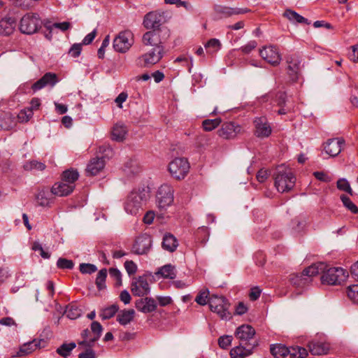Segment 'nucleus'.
<instances>
[{"mask_svg": "<svg viewBox=\"0 0 358 358\" xmlns=\"http://www.w3.org/2000/svg\"><path fill=\"white\" fill-rule=\"evenodd\" d=\"M326 265L324 262L313 264L306 268L301 273H292L289 275L291 284L296 287H305L312 281V277L320 274V271L325 269Z\"/></svg>", "mask_w": 358, "mask_h": 358, "instance_id": "nucleus-1", "label": "nucleus"}, {"mask_svg": "<svg viewBox=\"0 0 358 358\" xmlns=\"http://www.w3.org/2000/svg\"><path fill=\"white\" fill-rule=\"evenodd\" d=\"M149 195L144 189L132 191L124 202L125 211L131 215H136L143 210V206L148 200Z\"/></svg>", "mask_w": 358, "mask_h": 358, "instance_id": "nucleus-2", "label": "nucleus"}, {"mask_svg": "<svg viewBox=\"0 0 358 358\" xmlns=\"http://www.w3.org/2000/svg\"><path fill=\"white\" fill-rule=\"evenodd\" d=\"M326 265L325 269L320 271V273H322L321 276V281L322 284H327L330 285H335L341 284L344 282L348 277V273L346 270L341 267H331L327 268Z\"/></svg>", "mask_w": 358, "mask_h": 358, "instance_id": "nucleus-3", "label": "nucleus"}, {"mask_svg": "<svg viewBox=\"0 0 358 358\" xmlns=\"http://www.w3.org/2000/svg\"><path fill=\"white\" fill-rule=\"evenodd\" d=\"M208 305L211 311L217 314L222 320H230L231 314L229 311L230 303L224 296L213 295L208 299Z\"/></svg>", "mask_w": 358, "mask_h": 358, "instance_id": "nucleus-4", "label": "nucleus"}, {"mask_svg": "<svg viewBox=\"0 0 358 358\" xmlns=\"http://www.w3.org/2000/svg\"><path fill=\"white\" fill-rule=\"evenodd\" d=\"M189 163L186 158L176 157L168 166V170L172 178L177 180L184 179L189 173Z\"/></svg>", "mask_w": 358, "mask_h": 358, "instance_id": "nucleus-5", "label": "nucleus"}, {"mask_svg": "<svg viewBox=\"0 0 358 358\" xmlns=\"http://www.w3.org/2000/svg\"><path fill=\"white\" fill-rule=\"evenodd\" d=\"M274 185L279 192L283 193L291 190L294 185L296 178L289 170H278L275 178Z\"/></svg>", "mask_w": 358, "mask_h": 358, "instance_id": "nucleus-6", "label": "nucleus"}, {"mask_svg": "<svg viewBox=\"0 0 358 358\" xmlns=\"http://www.w3.org/2000/svg\"><path fill=\"white\" fill-rule=\"evenodd\" d=\"M41 27V20L37 13H28L20 20L19 29L25 34H33Z\"/></svg>", "mask_w": 358, "mask_h": 358, "instance_id": "nucleus-7", "label": "nucleus"}, {"mask_svg": "<svg viewBox=\"0 0 358 358\" xmlns=\"http://www.w3.org/2000/svg\"><path fill=\"white\" fill-rule=\"evenodd\" d=\"M170 17L166 11H151L144 16L143 24L146 29H161L160 27Z\"/></svg>", "mask_w": 358, "mask_h": 358, "instance_id": "nucleus-8", "label": "nucleus"}, {"mask_svg": "<svg viewBox=\"0 0 358 358\" xmlns=\"http://www.w3.org/2000/svg\"><path fill=\"white\" fill-rule=\"evenodd\" d=\"M134 43V34L130 30L120 31L113 40V45L116 52H127Z\"/></svg>", "mask_w": 358, "mask_h": 358, "instance_id": "nucleus-9", "label": "nucleus"}, {"mask_svg": "<svg viewBox=\"0 0 358 358\" xmlns=\"http://www.w3.org/2000/svg\"><path fill=\"white\" fill-rule=\"evenodd\" d=\"M164 55V46L153 48L150 51L142 55L137 59L138 65L148 67L158 63Z\"/></svg>", "mask_w": 358, "mask_h": 358, "instance_id": "nucleus-10", "label": "nucleus"}, {"mask_svg": "<svg viewBox=\"0 0 358 358\" xmlns=\"http://www.w3.org/2000/svg\"><path fill=\"white\" fill-rule=\"evenodd\" d=\"M256 331L249 324H243L238 327L235 331V336L242 345L255 344V348L259 345L258 341L255 338Z\"/></svg>", "mask_w": 358, "mask_h": 358, "instance_id": "nucleus-11", "label": "nucleus"}, {"mask_svg": "<svg viewBox=\"0 0 358 358\" xmlns=\"http://www.w3.org/2000/svg\"><path fill=\"white\" fill-rule=\"evenodd\" d=\"M157 206L160 209H166L173 201V189L168 184L162 185L156 196Z\"/></svg>", "mask_w": 358, "mask_h": 358, "instance_id": "nucleus-12", "label": "nucleus"}, {"mask_svg": "<svg viewBox=\"0 0 358 358\" xmlns=\"http://www.w3.org/2000/svg\"><path fill=\"white\" fill-rule=\"evenodd\" d=\"M152 237L148 234L137 236L131 247V252L138 255H147L152 248Z\"/></svg>", "mask_w": 358, "mask_h": 358, "instance_id": "nucleus-13", "label": "nucleus"}, {"mask_svg": "<svg viewBox=\"0 0 358 358\" xmlns=\"http://www.w3.org/2000/svg\"><path fill=\"white\" fill-rule=\"evenodd\" d=\"M254 134L259 138H268L272 133V128L266 116L257 117L253 120Z\"/></svg>", "mask_w": 358, "mask_h": 358, "instance_id": "nucleus-14", "label": "nucleus"}, {"mask_svg": "<svg viewBox=\"0 0 358 358\" xmlns=\"http://www.w3.org/2000/svg\"><path fill=\"white\" fill-rule=\"evenodd\" d=\"M150 288L146 275L134 278L131 283V292L134 296H144L150 293Z\"/></svg>", "mask_w": 358, "mask_h": 358, "instance_id": "nucleus-15", "label": "nucleus"}, {"mask_svg": "<svg viewBox=\"0 0 358 358\" xmlns=\"http://www.w3.org/2000/svg\"><path fill=\"white\" fill-rule=\"evenodd\" d=\"M287 63V73L289 80L296 82L299 79L301 70V59L299 57L295 54L288 55L286 57Z\"/></svg>", "mask_w": 358, "mask_h": 358, "instance_id": "nucleus-16", "label": "nucleus"}, {"mask_svg": "<svg viewBox=\"0 0 358 358\" xmlns=\"http://www.w3.org/2000/svg\"><path fill=\"white\" fill-rule=\"evenodd\" d=\"M213 10L217 19L227 18L232 15L244 14L250 11L248 8H231L219 4L214 5Z\"/></svg>", "mask_w": 358, "mask_h": 358, "instance_id": "nucleus-17", "label": "nucleus"}, {"mask_svg": "<svg viewBox=\"0 0 358 358\" xmlns=\"http://www.w3.org/2000/svg\"><path fill=\"white\" fill-rule=\"evenodd\" d=\"M151 30L145 32L142 37V42L145 45H150L154 48H158L163 45V41L161 36L163 29H150Z\"/></svg>", "mask_w": 358, "mask_h": 358, "instance_id": "nucleus-18", "label": "nucleus"}, {"mask_svg": "<svg viewBox=\"0 0 358 358\" xmlns=\"http://www.w3.org/2000/svg\"><path fill=\"white\" fill-rule=\"evenodd\" d=\"M259 55L263 59L273 66L278 65L281 60L278 50L275 46L264 47L259 50Z\"/></svg>", "mask_w": 358, "mask_h": 358, "instance_id": "nucleus-19", "label": "nucleus"}, {"mask_svg": "<svg viewBox=\"0 0 358 358\" xmlns=\"http://www.w3.org/2000/svg\"><path fill=\"white\" fill-rule=\"evenodd\" d=\"M58 81L59 79L56 73L48 72L31 85V90L36 92L47 86L53 87Z\"/></svg>", "mask_w": 358, "mask_h": 358, "instance_id": "nucleus-20", "label": "nucleus"}, {"mask_svg": "<svg viewBox=\"0 0 358 358\" xmlns=\"http://www.w3.org/2000/svg\"><path fill=\"white\" fill-rule=\"evenodd\" d=\"M46 343L47 342L44 339H34L32 341L23 344L13 357H24L35 351L36 349L45 348Z\"/></svg>", "mask_w": 358, "mask_h": 358, "instance_id": "nucleus-21", "label": "nucleus"}, {"mask_svg": "<svg viewBox=\"0 0 358 358\" xmlns=\"http://www.w3.org/2000/svg\"><path fill=\"white\" fill-rule=\"evenodd\" d=\"M240 130L241 127L239 125H236L232 122H229L222 125V127L217 131V134L222 138L231 139L236 137Z\"/></svg>", "mask_w": 358, "mask_h": 358, "instance_id": "nucleus-22", "label": "nucleus"}, {"mask_svg": "<svg viewBox=\"0 0 358 358\" xmlns=\"http://www.w3.org/2000/svg\"><path fill=\"white\" fill-rule=\"evenodd\" d=\"M255 348V344L242 345L239 342L238 345L233 348L230 350V356L231 358H245L252 355Z\"/></svg>", "mask_w": 358, "mask_h": 358, "instance_id": "nucleus-23", "label": "nucleus"}, {"mask_svg": "<svg viewBox=\"0 0 358 358\" xmlns=\"http://www.w3.org/2000/svg\"><path fill=\"white\" fill-rule=\"evenodd\" d=\"M135 307L140 312L149 313L156 310L157 303L153 298L145 297L136 300Z\"/></svg>", "mask_w": 358, "mask_h": 358, "instance_id": "nucleus-24", "label": "nucleus"}, {"mask_svg": "<svg viewBox=\"0 0 358 358\" xmlns=\"http://www.w3.org/2000/svg\"><path fill=\"white\" fill-rule=\"evenodd\" d=\"M75 187V185L67 184L62 180L52 185L51 193L57 196H66L73 192Z\"/></svg>", "mask_w": 358, "mask_h": 358, "instance_id": "nucleus-25", "label": "nucleus"}, {"mask_svg": "<svg viewBox=\"0 0 358 358\" xmlns=\"http://www.w3.org/2000/svg\"><path fill=\"white\" fill-rule=\"evenodd\" d=\"M105 166V160L103 157L92 158L88 163L86 168L87 176H94L99 174Z\"/></svg>", "mask_w": 358, "mask_h": 358, "instance_id": "nucleus-26", "label": "nucleus"}, {"mask_svg": "<svg viewBox=\"0 0 358 358\" xmlns=\"http://www.w3.org/2000/svg\"><path fill=\"white\" fill-rule=\"evenodd\" d=\"M90 328L92 332L94 334V337L89 341L78 342L79 345L92 348L94 343L99 339L103 331L101 324L99 322L94 321L91 323Z\"/></svg>", "mask_w": 358, "mask_h": 358, "instance_id": "nucleus-27", "label": "nucleus"}, {"mask_svg": "<svg viewBox=\"0 0 358 358\" xmlns=\"http://www.w3.org/2000/svg\"><path fill=\"white\" fill-rule=\"evenodd\" d=\"M344 141L339 138L329 139L324 145L325 152L331 157L337 156L341 151Z\"/></svg>", "mask_w": 358, "mask_h": 358, "instance_id": "nucleus-28", "label": "nucleus"}, {"mask_svg": "<svg viewBox=\"0 0 358 358\" xmlns=\"http://www.w3.org/2000/svg\"><path fill=\"white\" fill-rule=\"evenodd\" d=\"M16 21L14 17H6L0 20V36H10L15 30Z\"/></svg>", "mask_w": 358, "mask_h": 358, "instance_id": "nucleus-29", "label": "nucleus"}, {"mask_svg": "<svg viewBox=\"0 0 358 358\" xmlns=\"http://www.w3.org/2000/svg\"><path fill=\"white\" fill-rule=\"evenodd\" d=\"M53 195L51 191L49 192L48 188H43L39 190L36 196V200L38 204L43 207H50L53 203Z\"/></svg>", "mask_w": 358, "mask_h": 358, "instance_id": "nucleus-30", "label": "nucleus"}, {"mask_svg": "<svg viewBox=\"0 0 358 358\" xmlns=\"http://www.w3.org/2000/svg\"><path fill=\"white\" fill-rule=\"evenodd\" d=\"M310 352L313 355L327 354L329 346L327 343L320 341H310L308 344Z\"/></svg>", "mask_w": 358, "mask_h": 358, "instance_id": "nucleus-31", "label": "nucleus"}, {"mask_svg": "<svg viewBox=\"0 0 358 358\" xmlns=\"http://www.w3.org/2000/svg\"><path fill=\"white\" fill-rule=\"evenodd\" d=\"M127 131V128L123 123H116L112 128L111 138L115 141H123L125 139Z\"/></svg>", "mask_w": 358, "mask_h": 358, "instance_id": "nucleus-32", "label": "nucleus"}, {"mask_svg": "<svg viewBox=\"0 0 358 358\" xmlns=\"http://www.w3.org/2000/svg\"><path fill=\"white\" fill-rule=\"evenodd\" d=\"M162 246L164 250L173 252L178 246V240L173 235L167 233L164 236Z\"/></svg>", "mask_w": 358, "mask_h": 358, "instance_id": "nucleus-33", "label": "nucleus"}, {"mask_svg": "<svg viewBox=\"0 0 358 358\" xmlns=\"http://www.w3.org/2000/svg\"><path fill=\"white\" fill-rule=\"evenodd\" d=\"M270 351L275 358H284L289 353V348L282 344H273L271 345Z\"/></svg>", "mask_w": 358, "mask_h": 358, "instance_id": "nucleus-34", "label": "nucleus"}, {"mask_svg": "<svg viewBox=\"0 0 358 358\" xmlns=\"http://www.w3.org/2000/svg\"><path fill=\"white\" fill-rule=\"evenodd\" d=\"M135 312L133 309L123 310L117 316V321L121 325H127L133 320Z\"/></svg>", "mask_w": 358, "mask_h": 358, "instance_id": "nucleus-35", "label": "nucleus"}, {"mask_svg": "<svg viewBox=\"0 0 358 358\" xmlns=\"http://www.w3.org/2000/svg\"><path fill=\"white\" fill-rule=\"evenodd\" d=\"M283 15L291 22H296L297 23L310 24V22H308V19L303 17V16H301V15L291 9H287L285 11Z\"/></svg>", "mask_w": 358, "mask_h": 358, "instance_id": "nucleus-36", "label": "nucleus"}, {"mask_svg": "<svg viewBox=\"0 0 358 358\" xmlns=\"http://www.w3.org/2000/svg\"><path fill=\"white\" fill-rule=\"evenodd\" d=\"M79 173L77 170L71 169L64 171L62 174V180L67 184L75 185L78 179Z\"/></svg>", "mask_w": 358, "mask_h": 358, "instance_id": "nucleus-37", "label": "nucleus"}, {"mask_svg": "<svg viewBox=\"0 0 358 358\" xmlns=\"http://www.w3.org/2000/svg\"><path fill=\"white\" fill-rule=\"evenodd\" d=\"M67 317L71 320H76L82 315V310L75 303H69L65 310Z\"/></svg>", "mask_w": 358, "mask_h": 358, "instance_id": "nucleus-38", "label": "nucleus"}, {"mask_svg": "<svg viewBox=\"0 0 358 358\" xmlns=\"http://www.w3.org/2000/svg\"><path fill=\"white\" fill-rule=\"evenodd\" d=\"M76 347V344L74 342H71L69 343H64L56 350V352L60 356L66 358L71 355L72 350Z\"/></svg>", "mask_w": 358, "mask_h": 358, "instance_id": "nucleus-39", "label": "nucleus"}, {"mask_svg": "<svg viewBox=\"0 0 358 358\" xmlns=\"http://www.w3.org/2000/svg\"><path fill=\"white\" fill-rule=\"evenodd\" d=\"M288 355L291 358H305L308 355V352L303 347L294 346L289 348Z\"/></svg>", "mask_w": 358, "mask_h": 358, "instance_id": "nucleus-40", "label": "nucleus"}, {"mask_svg": "<svg viewBox=\"0 0 358 358\" xmlns=\"http://www.w3.org/2000/svg\"><path fill=\"white\" fill-rule=\"evenodd\" d=\"M158 273H160L165 278L174 279L176 277V268L171 264L162 266Z\"/></svg>", "mask_w": 358, "mask_h": 358, "instance_id": "nucleus-41", "label": "nucleus"}, {"mask_svg": "<svg viewBox=\"0 0 358 358\" xmlns=\"http://www.w3.org/2000/svg\"><path fill=\"white\" fill-rule=\"evenodd\" d=\"M119 307L117 304H113L103 308L100 314L102 320H108L113 317L118 311Z\"/></svg>", "mask_w": 358, "mask_h": 358, "instance_id": "nucleus-42", "label": "nucleus"}, {"mask_svg": "<svg viewBox=\"0 0 358 358\" xmlns=\"http://www.w3.org/2000/svg\"><path fill=\"white\" fill-rule=\"evenodd\" d=\"M222 122V120L220 117L215 118L213 120L207 119L203 121L202 127L203 130L206 131H210L217 128L220 123Z\"/></svg>", "mask_w": 358, "mask_h": 358, "instance_id": "nucleus-43", "label": "nucleus"}, {"mask_svg": "<svg viewBox=\"0 0 358 358\" xmlns=\"http://www.w3.org/2000/svg\"><path fill=\"white\" fill-rule=\"evenodd\" d=\"M23 168L25 171H43L46 168V166L42 162L36 160H31L26 162L24 164Z\"/></svg>", "mask_w": 358, "mask_h": 358, "instance_id": "nucleus-44", "label": "nucleus"}, {"mask_svg": "<svg viewBox=\"0 0 358 358\" xmlns=\"http://www.w3.org/2000/svg\"><path fill=\"white\" fill-rule=\"evenodd\" d=\"M107 277L106 268H103L99 271L96 278V285L99 290H102L106 288V279Z\"/></svg>", "mask_w": 358, "mask_h": 358, "instance_id": "nucleus-45", "label": "nucleus"}, {"mask_svg": "<svg viewBox=\"0 0 358 358\" xmlns=\"http://www.w3.org/2000/svg\"><path fill=\"white\" fill-rule=\"evenodd\" d=\"M341 200L343 206L349 210L352 213L358 214V207L351 201V199L346 195L342 194Z\"/></svg>", "mask_w": 358, "mask_h": 358, "instance_id": "nucleus-46", "label": "nucleus"}, {"mask_svg": "<svg viewBox=\"0 0 358 358\" xmlns=\"http://www.w3.org/2000/svg\"><path fill=\"white\" fill-rule=\"evenodd\" d=\"M348 297L354 303L358 304V285H352L347 289Z\"/></svg>", "mask_w": 358, "mask_h": 358, "instance_id": "nucleus-47", "label": "nucleus"}, {"mask_svg": "<svg viewBox=\"0 0 358 358\" xmlns=\"http://www.w3.org/2000/svg\"><path fill=\"white\" fill-rule=\"evenodd\" d=\"M74 265V262L72 260L63 257H59L57 262V266L59 269L71 270L73 268Z\"/></svg>", "mask_w": 358, "mask_h": 358, "instance_id": "nucleus-48", "label": "nucleus"}, {"mask_svg": "<svg viewBox=\"0 0 358 358\" xmlns=\"http://www.w3.org/2000/svg\"><path fill=\"white\" fill-rule=\"evenodd\" d=\"M33 116L31 108H25L21 110L17 115V119L20 122H27Z\"/></svg>", "mask_w": 358, "mask_h": 358, "instance_id": "nucleus-49", "label": "nucleus"}, {"mask_svg": "<svg viewBox=\"0 0 358 358\" xmlns=\"http://www.w3.org/2000/svg\"><path fill=\"white\" fill-rule=\"evenodd\" d=\"M337 188L341 191H344L350 195H353V191L350 187L349 182L345 178H341L337 181Z\"/></svg>", "mask_w": 358, "mask_h": 358, "instance_id": "nucleus-50", "label": "nucleus"}, {"mask_svg": "<svg viewBox=\"0 0 358 358\" xmlns=\"http://www.w3.org/2000/svg\"><path fill=\"white\" fill-rule=\"evenodd\" d=\"M208 295H209L208 290L201 291L197 294V296L195 299V301L201 306H204V305L208 303Z\"/></svg>", "mask_w": 358, "mask_h": 358, "instance_id": "nucleus-51", "label": "nucleus"}, {"mask_svg": "<svg viewBox=\"0 0 358 358\" xmlns=\"http://www.w3.org/2000/svg\"><path fill=\"white\" fill-rule=\"evenodd\" d=\"M109 274L111 278L115 280L116 287H120V285H122V274L117 268H110L109 269Z\"/></svg>", "mask_w": 358, "mask_h": 358, "instance_id": "nucleus-52", "label": "nucleus"}, {"mask_svg": "<svg viewBox=\"0 0 358 358\" xmlns=\"http://www.w3.org/2000/svg\"><path fill=\"white\" fill-rule=\"evenodd\" d=\"M79 269L82 273L92 274L97 270V268L95 265L92 264L82 263L79 266Z\"/></svg>", "mask_w": 358, "mask_h": 358, "instance_id": "nucleus-53", "label": "nucleus"}, {"mask_svg": "<svg viewBox=\"0 0 358 358\" xmlns=\"http://www.w3.org/2000/svg\"><path fill=\"white\" fill-rule=\"evenodd\" d=\"M70 27V22H63L53 23L51 26L48 27V29L50 30V33H51L53 29H59L61 31H65L68 30Z\"/></svg>", "mask_w": 358, "mask_h": 358, "instance_id": "nucleus-54", "label": "nucleus"}, {"mask_svg": "<svg viewBox=\"0 0 358 358\" xmlns=\"http://www.w3.org/2000/svg\"><path fill=\"white\" fill-rule=\"evenodd\" d=\"M31 249L34 251H38L40 252V255L44 259H49L50 257V254L45 251L41 244L37 241L33 243Z\"/></svg>", "mask_w": 358, "mask_h": 358, "instance_id": "nucleus-55", "label": "nucleus"}, {"mask_svg": "<svg viewBox=\"0 0 358 358\" xmlns=\"http://www.w3.org/2000/svg\"><path fill=\"white\" fill-rule=\"evenodd\" d=\"M232 336L224 335L218 338V345L222 349H227L231 343Z\"/></svg>", "mask_w": 358, "mask_h": 358, "instance_id": "nucleus-56", "label": "nucleus"}, {"mask_svg": "<svg viewBox=\"0 0 358 358\" xmlns=\"http://www.w3.org/2000/svg\"><path fill=\"white\" fill-rule=\"evenodd\" d=\"M221 46V43L218 39L211 38L206 44L205 48L206 49H211L212 52L217 51Z\"/></svg>", "mask_w": 358, "mask_h": 358, "instance_id": "nucleus-57", "label": "nucleus"}, {"mask_svg": "<svg viewBox=\"0 0 358 358\" xmlns=\"http://www.w3.org/2000/svg\"><path fill=\"white\" fill-rule=\"evenodd\" d=\"M124 268L129 275H134L137 271V265L131 260H127L124 262Z\"/></svg>", "mask_w": 358, "mask_h": 358, "instance_id": "nucleus-58", "label": "nucleus"}, {"mask_svg": "<svg viewBox=\"0 0 358 358\" xmlns=\"http://www.w3.org/2000/svg\"><path fill=\"white\" fill-rule=\"evenodd\" d=\"M82 43H74L69 50V54L76 58L78 57L82 51Z\"/></svg>", "mask_w": 358, "mask_h": 358, "instance_id": "nucleus-59", "label": "nucleus"}, {"mask_svg": "<svg viewBox=\"0 0 358 358\" xmlns=\"http://www.w3.org/2000/svg\"><path fill=\"white\" fill-rule=\"evenodd\" d=\"M257 46L255 41H250L246 45L241 48V50L245 55L249 54Z\"/></svg>", "mask_w": 358, "mask_h": 358, "instance_id": "nucleus-60", "label": "nucleus"}, {"mask_svg": "<svg viewBox=\"0 0 358 358\" xmlns=\"http://www.w3.org/2000/svg\"><path fill=\"white\" fill-rule=\"evenodd\" d=\"M125 168L129 169V172L132 174L138 172L139 168L138 167L137 162L134 159H129L125 163Z\"/></svg>", "mask_w": 358, "mask_h": 358, "instance_id": "nucleus-61", "label": "nucleus"}, {"mask_svg": "<svg viewBox=\"0 0 358 358\" xmlns=\"http://www.w3.org/2000/svg\"><path fill=\"white\" fill-rule=\"evenodd\" d=\"M313 176L320 181L329 182L331 180V177L322 171H315L313 173Z\"/></svg>", "mask_w": 358, "mask_h": 358, "instance_id": "nucleus-62", "label": "nucleus"}, {"mask_svg": "<svg viewBox=\"0 0 358 358\" xmlns=\"http://www.w3.org/2000/svg\"><path fill=\"white\" fill-rule=\"evenodd\" d=\"M262 290L258 287H254L250 289L249 297L251 301H256L261 295Z\"/></svg>", "mask_w": 358, "mask_h": 358, "instance_id": "nucleus-63", "label": "nucleus"}, {"mask_svg": "<svg viewBox=\"0 0 358 358\" xmlns=\"http://www.w3.org/2000/svg\"><path fill=\"white\" fill-rule=\"evenodd\" d=\"M87 349L78 355V358H95V352L92 348L87 347Z\"/></svg>", "mask_w": 358, "mask_h": 358, "instance_id": "nucleus-64", "label": "nucleus"}]
</instances>
